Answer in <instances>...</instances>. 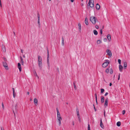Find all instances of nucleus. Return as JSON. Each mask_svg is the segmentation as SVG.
<instances>
[{"label":"nucleus","mask_w":130,"mask_h":130,"mask_svg":"<svg viewBox=\"0 0 130 130\" xmlns=\"http://www.w3.org/2000/svg\"><path fill=\"white\" fill-rule=\"evenodd\" d=\"M96 18L94 17H92L90 18V20L92 23L94 25L96 23Z\"/></svg>","instance_id":"nucleus-1"},{"label":"nucleus","mask_w":130,"mask_h":130,"mask_svg":"<svg viewBox=\"0 0 130 130\" xmlns=\"http://www.w3.org/2000/svg\"><path fill=\"white\" fill-rule=\"evenodd\" d=\"M105 61V62L102 64L103 67L104 68H106L109 63V61L108 60H106Z\"/></svg>","instance_id":"nucleus-2"},{"label":"nucleus","mask_w":130,"mask_h":130,"mask_svg":"<svg viewBox=\"0 0 130 130\" xmlns=\"http://www.w3.org/2000/svg\"><path fill=\"white\" fill-rule=\"evenodd\" d=\"M88 6H90L91 7H94V1L93 0H89V2L88 4Z\"/></svg>","instance_id":"nucleus-3"},{"label":"nucleus","mask_w":130,"mask_h":130,"mask_svg":"<svg viewBox=\"0 0 130 130\" xmlns=\"http://www.w3.org/2000/svg\"><path fill=\"white\" fill-rule=\"evenodd\" d=\"M3 66L5 67V68L6 70H8V68L7 63V62H3Z\"/></svg>","instance_id":"nucleus-4"},{"label":"nucleus","mask_w":130,"mask_h":130,"mask_svg":"<svg viewBox=\"0 0 130 130\" xmlns=\"http://www.w3.org/2000/svg\"><path fill=\"white\" fill-rule=\"evenodd\" d=\"M47 63H49V51L47 48Z\"/></svg>","instance_id":"nucleus-5"},{"label":"nucleus","mask_w":130,"mask_h":130,"mask_svg":"<svg viewBox=\"0 0 130 130\" xmlns=\"http://www.w3.org/2000/svg\"><path fill=\"white\" fill-rule=\"evenodd\" d=\"M106 52L107 54L109 55L110 57H111L112 55L111 51L110 50L108 49L106 50Z\"/></svg>","instance_id":"nucleus-6"},{"label":"nucleus","mask_w":130,"mask_h":130,"mask_svg":"<svg viewBox=\"0 0 130 130\" xmlns=\"http://www.w3.org/2000/svg\"><path fill=\"white\" fill-rule=\"evenodd\" d=\"M37 16L38 18V23L39 25V27H40V15L38 13L37 14Z\"/></svg>","instance_id":"nucleus-7"},{"label":"nucleus","mask_w":130,"mask_h":130,"mask_svg":"<svg viewBox=\"0 0 130 130\" xmlns=\"http://www.w3.org/2000/svg\"><path fill=\"white\" fill-rule=\"evenodd\" d=\"M57 119L58 120V121L59 123V125H60L61 124V121L62 120V118L61 117H57Z\"/></svg>","instance_id":"nucleus-8"},{"label":"nucleus","mask_w":130,"mask_h":130,"mask_svg":"<svg viewBox=\"0 0 130 130\" xmlns=\"http://www.w3.org/2000/svg\"><path fill=\"white\" fill-rule=\"evenodd\" d=\"M38 64L40 69H41L42 68V63L40 61L38 62Z\"/></svg>","instance_id":"nucleus-9"},{"label":"nucleus","mask_w":130,"mask_h":130,"mask_svg":"<svg viewBox=\"0 0 130 130\" xmlns=\"http://www.w3.org/2000/svg\"><path fill=\"white\" fill-rule=\"evenodd\" d=\"M18 68L19 69V71L20 72H21L22 70V69L21 67V65L20 63H19L18 64Z\"/></svg>","instance_id":"nucleus-10"},{"label":"nucleus","mask_w":130,"mask_h":130,"mask_svg":"<svg viewBox=\"0 0 130 130\" xmlns=\"http://www.w3.org/2000/svg\"><path fill=\"white\" fill-rule=\"evenodd\" d=\"M119 68L120 71L121 72H122L123 68L122 66L120 64L119 66Z\"/></svg>","instance_id":"nucleus-11"},{"label":"nucleus","mask_w":130,"mask_h":130,"mask_svg":"<svg viewBox=\"0 0 130 130\" xmlns=\"http://www.w3.org/2000/svg\"><path fill=\"white\" fill-rule=\"evenodd\" d=\"M100 126L102 128H103V127H104V125H103V123L102 122V120L101 119V120H100Z\"/></svg>","instance_id":"nucleus-12"},{"label":"nucleus","mask_w":130,"mask_h":130,"mask_svg":"<svg viewBox=\"0 0 130 130\" xmlns=\"http://www.w3.org/2000/svg\"><path fill=\"white\" fill-rule=\"evenodd\" d=\"M2 48L3 52H5L6 51L4 45H2Z\"/></svg>","instance_id":"nucleus-13"},{"label":"nucleus","mask_w":130,"mask_h":130,"mask_svg":"<svg viewBox=\"0 0 130 130\" xmlns=\"http://www.w3.org/2000/svg\"><path fill=\"white\" fill-rule=\"evenodd\" d=\"M108 98H107L105 99V105L106 106H107L108 105Z\"/></svg>","instance_id":"nucleus-14"},{"label":"nucleus","mask_w":130,"mask_h":130,"mask_svg":"<svg viewBox=\"0 0 130 130\" xmlns=\"http://www.w3.org/2000/svg\"><path fill=\"white\" fill-rule=\"evenodd\" d=\"M100 5L98 4H97L96 5V8L98 10H99L100 8Z\"/></svg>","instance_id":"nucleus-15"},{"label":"nucleus","mask_w":130,"mask_h":130,"mask_svg":"<svg viewBox=\"0 0 130 130\" xmlns=\"http://www.w3.org/2000/svg\"><path fill=\"white\" fill-rule=\"evenodd\" d=\"M107 37L108 40L110 41L111 40V36L110 35L108 34L107 36Z\"/></svg>","instance_id":"nucleus-16"},{"label":"nucleus","mask_w":130,"mask_h":130,"mask_svg":"<svg viewBox=\"0 0 130 130\" xmlns=\"http://www.w3.org/2000/svg\"><path fill=\"white\" fill-rule=\"evenodd\" d=\"M64 39L63 37L62 38V44L63 46L64 44Z\"/></svg>","instance_id":"nucleus-17"},{"label":"nucleus","mask_w":130,"mask_h":130,"mask_svg":"<svg viewBox=\"0 0 130 130\" xmlns=\"http://www.w3.org/2000/svg\"><path fill=\"white\" fill-rule=\"evenodd\" d=\"M85 23L86 25H88V22L87 18V17H86L85 18Z\"/></svg>","instance_id":"nucleus-18"},{"label":"nucleus","mask_w":130,"mask_h":130,"mask_svg":"<svg viewBox=\"0 0 130 130\" xmlns=\"http://www.w3.org/2000/svg\"><path fill=\"white\" fill-rule=\"evenodd\" d=\"M101 101L102 103H103L104 102V97L103 96H102L101 97Z\"/></svg>","instance_id":"nucleus-19"},{"label":"nucleus","mask_w":130,"mask_h":130,"mask_svg":"<svg viewBox=\"0 0 130 130\" xmlns=\"http://www.w3.org/2000/svg\"><path fill=\"white\" fill-rule=\"evenodd\" d=\"M38 62H41L42 61V58L40 56H38Z\"/></svg>","instance_id":"nucleus-20"},{"label":"nucleus","mask_w":130,"mask_h":130,"mask_svg":"<svg viewBox=\"0 0 130 130\" xmlns=\"http://www.w3.org/2000/svg\"><path fill=\"white\" fill-rule=\"evenodd\" d=\"M127 66V63L126 62H124V67L125 69H126Z\"/></svg>","instance_id":"nucleus-21"},{"label":"nucleus","mask_w":130,"mask_h":130,"mask_svg":"<svg viewBox=\"0 0 130 130\" xmlns=\"http://www.w3.org/2000/svg\"><path fill=\"white\" fill-rule=\"evenodd\" d=\"M20 59H21V64L22 65H23L24 64V61H23V59L22 57L21 56L20 57Z\"/></svg>","instance_id":"nucleus-22"},{"label":"nucleus","mask_w":130,"mask_h":130,"mask_svg":"<svg viewBox=\"0 0 130 130\" xmlns=\"http://www.w3.org/2000/svg\"><path fill=\"white\" fill-rule=\"evenodd\" d=\"M34 103L35 104H37L38 103V101L37 99L36 98H35L34 100Z\"/></svg>","instance_id":"nucleus-23"},{"label":"nucleus","mask_w":130,"mask_h":130,"mask_svg":"<svg viewBox=\"0 0 130 130\" xmlns=\"http://www.w3.org/2000/svg\"><path fill=\"white\" fill-rule=\"evenodd\" d=\"M93 33L94 35H97L98 34V32L96 30H94L93 31Z\"/></svg>","instance_id":"nucleus-24"},{"label":"nucleus","mask_w":130,"mask_h":130,"mask_svg":"<svg viewBox=\"0 0 130 130\" xmlns=\"http://www.w3.org/2000/svg\"><path fill=\"white\" fill-rule=\"evenodd\" d=\"M121 123L120 121L117 122V125L118 126H120L121 125Z\"/></svg>","instance_id":"nucleus-25"},{"label":"nucleus","mask_w":130,"mask_h":130,"mask_svg":"<svg viewBox=\"0 0 130 130\" xmlns=\"http://www.w3.org/2000/svg\"><path fill=\"white\" fill-rule=\"evenodd\" d=\"M96 43L97 44H99L102 43V42L100 40H99L97 41Z\"/></svg>","instance_id":"nucleus-26"},{"label":"nucleus","mask_w":130,"mask_h":130,"mask_svg":"<svg viewBox=\"0 0 130 130\" xmlns=\"http://www.w3.org/2000/svg\"><path fill=\"white\" fill-rule=\"evenodd\" d=\"M13 90V97L14 98H15V96H16V94L14 90Z\"/></svg>","instance_id":"nucleus-27"},{"label":"nucleus","mask_w":130,"mask_h":130,"mask_svg":"<svg viewBox=\"0 0 130 130\" xmlns=\"http://www.w3.org/2000/svg\"><path fill=\"white\" fill-rule=\"evenodd\" d=\"M110 68V67H109V68H107L105 71L107 73H109V68Z\"/></svg>","instance_id":"nucleus-28"},{"label":"nucleus","mask_w":130,"mask_h":130,"mask_svg":"<svg viewBox=\"0 0 130 130\" xmlns=\"http://www.w3.org/2000/svg\"><path fill=\"white\" fill-rule=\"evenodd\" d=\"M76 110V112H77V116L78 117V116H80L78 109H77Z\"/></svg>","instance_id":"nucleus-29"},{"label":"nucleus","mask_w":130,"mask_h":130,"mask_svg":"<svg viewBox=\"0 0 130 130\" xmlns=\"http://www.w3.org/2000/svg\"><path fill=\"white\" fill-rule=\"evenodd\" d=\"M113 71L112 69V68H110V74H112L113 73Z\"/></svg>","instance_id":"nucleus-30"},{"label":"nucleus","mask_w":130,"mask_h":130,"mask_svg":"<svg viewBox=\"0 0 130 130\" xmlns=\"http://www.w3.org/2000/svg\"><path fill=\"white\" fill-rule=\"evenodd\" d=\"M73 84L74 89H76V87L75 85V82H73Z\"/></svg>","instance_id":"nucleus-31"},{"label":"nucleus","mask_w":130,"mask_h":130,"mask_svg":"<svg viewBox=\"0 0 130 130\" xmlns=\"http://www.w3.org/2000/svg\"><path fill=\"white\" fill-rule=\"evenodd\" d=\"M57 117H61L59 112L57 113Z\"/></svg>","instance_id":"nucleus-32"},{"label":"nucleus","mask_w":130,"mask_h":130,"mask_svg":"<svg viewBox=\"0 0 130 130\" xmlns=\"http://www.w3.org/2000/svg\"><path fill=\"white\" fill-rule=\"evenodd\" d=\"M34 75L35 76H36L38 78H39V77L38 76V75H37L36 72L35 71V72H34Z\"/></svg>","instance_id":"nucleus-33"},{"label":"nucleus","mask_w":130,"mask_h":130,"mask_svg":"<svg viewBox=\"0 0 130 130\" xmlns=\"http://www.w3.org/2000/svg\"><path fill=\"white\" fill-rule=\"evenodd\" d=\"M88 130H90V125L89 124H88Z\"/></svg>","instance_id":"nucleus-34"},{"label":"nucleus","mask_w":130,"mask_h":130,"mask_svg":"<svg viewBox=\"0 0 130 130\" xmlns=\"http://www.w3.org/2000/svg\"><path fill=\"white\" fill-rule=\"evenodd\" d=\"M125 110H123L122 111V114L123 115L125 114Z\"/></svg>","instance_id":"nucleus-35"},{"label":"nucleus","mask_w":130,"mask_h":130,"mask_svg":"<svg viewBox=\"0 0 130 130\" xmlns=\"http://www.w3.org/2000/svg\"><path fill=\"white\" fill-rule=\"evenodd\" d=\"M118 62L119 64H120L121 62V60L120 59H118Z\"/></svg>","instance_id":"nucleus-36"},{"label":"nucleus","mask_w":130,"mask_h":130,"mask_svg":"<svg viewBox=\"0 0 130 130\" xmlns=\"http://www.w3.org/2000/svg\"><path fill=\"white\" fill-rule=\"evenodd\" d=\"M78 119L79 121L80 122H81V119L80 118V116L78 117Z\"/></svg>","instance_id":"nucleus-37"},{"label":"nucleus","mask_w":130,"mask_h":130,"mask_svg":"<svg viewBox=\"0 0 130 130\" xmlns=\"http://www.w3.org/2000/svg\"><path fill=\"white\" fill-rule=\"evenodd\" d=\"M3 59L4 60V62H7V60L6 59L5 57H3Z\"/></svg>","instance_id":"nucleus-38"},{"label":"nucleus","mask_w":130,"mask_h":130,"mask_svg":"<svg viewBox=\"0 0 130 130\" xmlns=\"http://www.w3.org/2000/svg\"><path fill=\"white\" fill-rule=\"evenodd\" d=\"M48 64V67L47 68L48 69H50V63H47Z\"/></svg>","instance_id":"nucleus-39"},{"label":"nucleus","mask_w":130,"mask_h":130,"mask_svg":"<svg viewBox=\"0 0 130 130\" xmlns=\"http://www.w3.org/2000/svg\"><path fill=\"white\" fill-rule=\"evenodd\" d=\"M17 105H16L15 106V110H16V111H17Z\"/></svg>","instance_id":"nucleus-40"},{"label":"nucleus","mask_w":130,"mask_h":130,"mask_svg":"<svg viewBox=\"0 0 130 130\" xmlns=\"http://www.w3.org/2000/svg\"><path fill=\"white\" fill-rule=\"evenodd\" d=\"M95 27L96 29H98L99 28V26L98 25H96L95 26Z\"/></svg>","instance_id":"nucleus-41"},{"label":"nucleus","mask_w":130,"mask_h":130,"mask_svg":"<svg viewBox=\"0 0 130 130\" xmlns=\"http://www.w3.org/2000/svg\"><path fill=\"white\" fill-rule=\"evenodd\" d=\"M2 107L3 108H4V104H3V103H2Z\"/></svg>","instance_id":"nucleus-42"},{"label":"nucleus","mask_w":130,"mask_h":130,"mask_svg":"<svg viewBox=\"0 0 130 130\" xmlns=\"http://www.w3.org/2000/svg\"><path fill=\"white\" fill-rule=\"evenodd\" d=\"M56 110H57V113L59 112V110H58V108H56Z\"/></svg>","instance_id":"nucleus-43"},{"label":"nucleus","mask_w":130,"mask_h":130,"mask_svg":"<svg viewBox=\"0 0 130 130\" xmlns=\"http://www.w3.org/2000/svg\"><path fill=\"white\" fill-rule=\"evenodd\" d=\"M100 32L101 34H102V29H101L100 30Z\"/></svg>","instance_id":"nucleus-44"},{"label":"nucleus","mask_w":130,"mask_h":130,"mask_svg":"<svg viewBox=\"0 0 130 130\" xmlns=\"http://www.w3.org/2000/svg\"><path fill=\"white\" fill-rule=\"evenodd\" d=\"M95 97L96 99V100L97 99V95L96 93H95Z\"/></svg>","instance_id":"nucleus-45"},{"label":"nucleus","mask_w":130,"mask_h":130,"mask_svg":"<svg viewBox=\"0 0 130 130\" xmlns=\"http://www.w3.org/2000/svg\"><path fill=\"white\" fill-rule=\"evenodd\" d=\"M78 28L79 30L80 31L81 30V26H79L78 27Z\"/></svg>","instance_id":"nucleus-46"},{"label":"nucleus","mask_w":130,"mask_h":130,"mask_svg":"<svg viewBox=\"0 0 130 130\" xmlns=\"http://www.w3.org/2000/svg\"><path fill=\"white\" fill-rule=\"evenodd\" d=\"M93 106H94V109L95 111H96V109H95V106H94V104H93Z\"/></svg>","instance_id":"nucleus-47"},{"label":"nucleus","mask_w":130,"mask_h":130,"mask_svg":"<svg viewBox=\"0 0 130 130\" xmlns=\"http://www.w3.org/2000/svg\"><path fill=\"white\" fill-rule=\"evenodd\" d=\"M104 90H101V93H102L103 92H104Z\"/></svg>","instance_id":"nucleus-48"},{"label":"nucleus","mask_w":130,"mask_h":130,"mask_svg":"<svg viewBox=\"0 0 130 130\" xmlns=\"http://www.w3.org/2000/svg\"><path fill=\"white\" fill-rule=\"evenodd\" d=\"M108 94V92H106L105 94V96H106V95H107Z\"/></svg>","instance_id":"nucleus-49"},{"label":"nucleus","mask_w":130,"mask_h":130,"mask_svg":"<svg viewBox=\"0 0 130 130\" xmlns=\"http://www.w3.org/2000/svg\"><path fill=\"white\" fill-rule=\"evenodd\" d=\"M1 130H4V128L2 127H1Z\"/></svg>","instance_id":"nucleus-50"},{"label":"nucleus","mask_w":130,"mask_h":130,"mask_svg":"<svg viewBox=\"0 0 130 130\" xmlns=\"http://www.w3.org/2000/svg\"><path fill=\"white\" fill-rule=\"evenodd\" d=\"M72 124L73 125H74V121H73L72 122Z\"/></svg>","instance_id":"nucleus-51"},{"label":"nucleus","mask_w":130,"mask_h":130,"mask_svg":"<svg viewBox=\"0 0 130 130\" xmlns=\"http://www.w3.org/2000/svg\"><path fill=\"white\" fill-rule=\"evenodd\" d=\"M78 25L79 27L81 26V24L80 23H78Z\"/></svg>","instance_id":"nucleus-52"},{"label":"nucleus","mask_w":130,"mask_h":130,"mask_svg":"<svg viewBox=\"0 0 130 130\" xmlns=\"http://www.w3.org/2000/svg\"><path fill=\"white\" fill-rule=\"evenodd\" d=\"M0 6L1 7H2V5L1 2H0Z\"/></svg>","instance_id":"nucleus-53"},{"label":"nucleus","mask_w":130,"mask_h":130,"mask_svg":"<svg viewBox=\"0 0 130 130\" xmlns=\"http://www.w3.org/2000/svg\"><path fill=\"white\" fill-rule=\"evenodd\" d=\"M21 52L22 53H23V51L22 49L21 50Z\"/></svg>","instance_id":"nucleus-54"},{"label":"nucleus","mask_w":130,"mask_h":130,"mask_svg":"<svg viewBox=\"0 0 130 130\" xmlns=\"http://www.w3.org/2000/svg\"><path fill=\"white\" fill-rule=\"evenodd\" d=\"M120 74H119L118 78V80H119L120 79Z\"/></svg>","instance_id":"nucleus-55"},{"label":"nucleus","mask_w":130,"mask_h":130,"mask_svg":"<svg viewBox=\"0 0 130 130\" xmlns=\"http://www.w3.org/2000/svg\"><path fill=\"white\" fill-rule=\"evenodd\" d=\"M112 85V83H110L109 84V86H111Z\"/></svg>","instance_id":"nucleus-56"},{"label":"nucleus","mask_w":130,"mask_h":130,"mask_svg":"<svg viewBox=\"0 0 130 130\" xmlns=\"http://www.w3.org/2000/svg\"><path fill=\"white\" fill-rule=\"evenodd\" d=\"M74 1V0H71V1L72 3Z\"/></svg>","instance_id":"nucleus-57"},{"label":"nucleus","mask_w":130,"mask_h":130,"mask_svg":"<svg viewBox=\"0 0 130 130\" xmlns=\"http://www.w3.org/2000/svg\"><path fill=\"white\" fill-rule=\"evenodd\" d=\"M96 104H98V102H97V99H96Z\"/></svg>","instance_id":"nucleus-58"},{"label":"nucleus","mask_w":130,"mask_h":130,"mask_svg":"<svg viewBox=\"0 0 130 130\" xmlns=\"http://www.w3.org/2000/svg\"><path fill=\"white\" fill-rule=\"evenodd\" d=\"M13 112L14 114V116H15V112H14V110H13Z\"/></svg>","instance_id":"nucleus-59"},{"label":"nucleus","mask_w":130,"mask_h":130,"mask_svg":"<svg viewBox=\"0 0 130 130\" xmlns=\"http://www.w3.org/2000/svg\"><path fill=\"white\" fill-rule=\"evenodd\" d=\"M29 92H27V94H28V95H29Z\"/></svg>","instance_id":"nucleus-60"},{"label":"nucleus","mask_w":130,"mask_h":130,"mask_svg":"<svg viewBox=\"0 0 130 130\" xmlns=\"http://www.w3.org/2000/svg\"><path fill=\"white\" fill-rule=\"evenodd\" d=\"M23 57H24V58H25V56L24 55H23Z\"/></svg>","instance_id":"nucleus-61"},{"label":"nucleus","mask_w":130,"mask_h":130,"mask_svg":"<svg viewBox=\"0 0 130 130\" xmlns=\"http://www.w3.org/2000/svg\"><path fill=\"white\" fill-rule=\"evenodd\" d=\"M13 33L14 34V35L15 36V33L14 32H13Z\"/></svg>","instance_id":"nucleus-62"},{"label":"nucleus","mask_w":130,"mask_h":130,"mask_svg":"<svg viewBox=\"0 0 130 130\" xmlns=\"http://www.w3.org/2000/svg\"><path fill=\"white\" fill-rule=\"evenodd\" d=\"M29 100L30 101H32V99H29Z\"/></svg>","instance_id":"nucleus-63"},{"label":"nucleus","mask_w":130,"mask_h":130,"mask_svg":"<svg viewBox=\"0 0 130 130\" xmlns=\"http://www.w3.org/2000/svg\"><path fill=\"white\" fill-rule=\"evenodd\" d=\"M104 115L105 116V111H104Z\"/></svg>","instance_id":"nucleus-64"}]
</instances>
